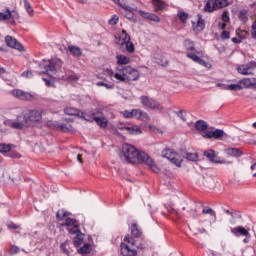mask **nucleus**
Listing matches in <instances>:
<instances>
[{"instance_id": "obj_1", "label": "nucleus", "mask_w": 256, "mask_h": 256, "mask_svg": "<svg viewBox=\"0 0 256 256\" xmlns=\"http://www.w3.org/2000/svg\"><path fill=\"white\" fill-rule=\"evenodd\" d=\"M122 155L124 157V161L130 165L144 163V165H147L148 169L153 171V173H159L161 171L159 166H157L155 161H153V158H151L147 153L137 150V148L131 144H123Z\"/></svg>"}, {"instance_id": "obj_2", "label": "nucleus", "mask_w": 256, "mask_h": 256, "mask_svg": "<svg viewBox=\"0 0 256 256\" xmlns=\"http://www.w3.org/2000/svg\"><path fill=\"white\" fill-rule=\"evenodd\" d=\"M131 235L132 237L129 235H126L124 237L125 243L122 242L120 244L121 254L123 256H137V253H139V251H143V249H145V243L141 242L139 244V242L135 240V239H141L143 235V231L139 229V225H137V223H132Z\"/></svg>"}, {"instance_id": "obj_3", "label": "nucleus", "mask_w": 256, "mask_h": 256, "mask_svg": "<svg viewBox=\"0 0 256 256\" xmlns=\"http://www.w3.org/2000/svg\"><path fill=\"white\" fill-rule=\"evenodd\" d=\"M43 114L41 110H28L25 114H20L15 120L8 119L4 123L6 127L21 131L24 127H33L35 123H41Z\"/></svg>"}, {"instance_id": "obj_4", "label": "nucleus", "mask_w": 256, "mask_h": 256, "mask_svg": "<svg viewBox=\"0 0 256 256\" xmlns=\"http://www.w3.org/2000/svg\"><path fill=\"white\" fill-rule=\"evenodd\" d=\"M139 77V71L131 66H120L114 74L115 80L119 83H131V81H137Z\"/></svg>"}, {"instance_id": "obj_5", "label": "nucleus", "mask_w": 256, "mask_h": 256, "mask_svg": "<svg viewBox=\"0 0 256 256\" xmlns=\"http://www.w3.org/2000/svg\"><path fill=\"white\" fill-rule=\"evenodd\" d=\"M62 227H67L68 233L70 235H76L74 237L73 243L75 247H80L83 244V237L85 234L81 232V226L79 225V221L73 218H66L65 222L61 224Z\"/></svg>"}, {"instance_id": "obj_6", "label": "nucleus", "mask_w": 256, "mask_h": 256, "mask_svg": "<svg viewBox=\"0 0 256 256\" xmlns=\"http://www.w3.org/2000/svg\"><path fill=\"white\" fill-rule=\"evenodd\" d=\"M183 47L186 49V57L188 59H191L194 61V63H198V65H202V67H207L208 63L201 57L197 56L199 51H197V48H195V42L193 40H184Z\"/></svg>"}, {"instance_id": "obj_7", "label": "nucleus", "mask_w": 256, "mask_h": 256, "mask_svg": "<svg viewBox=\"0 0 256 256\" xmlns=\"http://www.w3.org/2000/svg\"><path fill=\"white\" fill-rule=\"evenodd\" d=\"M65 122L60 123L58 121H48L47 125L51 129H55L56 131H62L63 133H69L71 129H73V126L69 123H71V119H64Z\"/></svg>"}, {"instance_id": "obj_8", "label": "nucleus", "mask_w": 256, "mask_h": 256, "mask_svg": "<svg viewBox=\"0 0 256 256\" xmlns=\"http://www.w3.org/2000/svg\"><path fill=\"white\" fill-rule=\"evenodd\" d=\"M140 101L144 107L148 109H153L156 111H163L162 105L155 99L149 98L148 96H141Z\"/></svg>"}, {"instance_id": "obj_9", "label": "nucleus", "mask_w": 256, "mask_h": 256, "mask_svg": "<svg viewBox=\"0 0 256 256\" xmlns=\"http://www.w3.org/2000/svg\"><path fill=\"white\" fill-rule=\"evenodd\" d=\"M11 93L13 97H16V99H19L20 101H33L34 99L33 94L21 89H14Z\"/></svg>"}, {"instance_id": "obj_10", "label": "nucleus", "mask_w": 256, "mask_h": 256, "mask_svg": "<svg viewBox=\"0 0 256 256\" xmlns=\"http://www.w3.org/2000/svg\"><path fill=\"white\" fill-rule=\"evenodd\" d=\"M204 157H207V159L211 163H216V164H221V165H224L225 163H227V161L221 160L219 158V156L215 155V150H213V149L204 151Z\"/></svg>"}, {"instance_id": "obj_11", "label": "nucleus", "mask_w": 256, "mask_h": 256, "mask_svg": "<svg viewBox=\"0 0 256 256\" xmlns=\"http://www.w3.org/2000/svg\"><path fill=\"white\" fill-rule=\"evenodd\" d=\"M5 43L7 47H11V49H17L18 51H23L24 49L21 42L9 35L5 37Z\"/></svg>"}, {"instance_id": "obj_12", "label": "nucleus", "mask_w": 256, "mask_h": 256, "mask_svg": "<svg viewBox=\"0 0 256 256\" xmlns=\"http://www.w3.org/2000/svg\"><path fill=\"white\" fill-rule=\"evenodd\" d=\"M230 231L235 237H251V234L247 230V228L243 226H238L235 228H230Z\"/></svg>"}, {"instance_id": "obj_13", "label": "nucleus", "mask_w": 256, "mask_h": 256, "mask_svg": "<svg viewBox=\"0 0 256 256\" xmlns=\"http://www.w3.org/2000/svg\"><path fill=\"white\" fill-rule=\"evenodd\" d=\"M138 13L141 17H143V19H148V21H154V23L161 22V18L157 14L145 12L143 10H139Z\"/></svg>"}, {"instance_id": "obj_14", "label": "nucleus", "mask_w": 256, "mask_h": 256, "mask_svg": "<svg viewBox=\"0 0 256 256\" xmlns=\"http://www.w3.org/2000/svg\"><path fill=\"white\" fill-rule=\"evenodd\" d=\"M112 3H115V5H119L121 7V13L123 12H130V11H137V7H131L127 5V2L124 0H111Z\"/></svg>"}, {"instance_id": "obj_15", "label": "nucleus", "mask_w": 256, "mask_h": 256, "mask_svg": "<svg viewBox=\"0 0 256 256\" xmlns=\"http://www.w3.org/2000/svg\"><path fill=\"white\" fill-rule=\"evenodd\" d=\"M128 41H131V36L125 30H122L118 37H116L117 45H125Z\"/></svg>"}, {"instance_id": "obj_16", "label": "nucleus", "mask_w": 256, "mask_h": 256, "mask_svg": "<svg viewBox=\"0 0 256 256\" xmlns=\"http://www.w3.org/2000/svg\"><path fill=\"white\" fill-rule=\"evenodd\" d=\"M95 115H102L101 111L95 110L92 113H85L80 111V119H84V121H89L90 123H93V118Z\"/></svg>"}, {"instance_id": "obj_17", "label": "nucleus", "mask_w": 256, "mask_h": 256, "mask_svg": "<svg viewBox=\"0 0 256 256\" xmlns=\"http://www.w3.org/2000/svg\"><path fill=\"white\" fill-rule=\"evenodd\" d=\"M240 85H243L244 89H253L256 87V78H244L239 80Z\"/></svg>"}, {"instance_id": "obj_18", "label": "nucleus", "mask_w": 256, "mask_h": 256, "mask_svg": "<svg viewBox=\"0 0 256 256\" xmlns=\"http://www.w3.org/2000/svg\"><path fill=\"white\" fill-rule=\"evenodd\" d=\"M93 121H95L97 125H99V127H102V129L107 128V125H109V122L107 121V119H105V117H103V114L95 115Z\"/></svg>"}, {"instance_id": "obj_19", "label": "nucleus", "mask_w": 256, "mask_h": 256, "mask_svg": "<svg viewBox=\"0 0 256 256\" xmlns=\"http://www.w3.org/2000/svg\"><path fill=\"white\" fill-rule=\"evenodd\" d=\"M218 87H222V89H225L226 91H241L243 89V86H241V83L239 84H218Z\"/></svg>"}, {"instance_id": "obj_20", "label": "nucleus", "mask_w": 256, "mask_h": 256, "mask_svg": "<svg viewBox=\"0 0 256 256\" xmlns=\"http://www.w3.org/2000/svg\"><path fill=\"white\" fill-rule=\"evenodd\" d=\"M224 153L229 155V157H241L243 155V152L239 148H226Z\"/></svg>"}, {"instance_id": "obj_21", "label": "nucleus", "mask_w": 256, "mask_h": 256, "mask_svg": "<svg viewBox=\"0 0 256 256\" xmlns=\"http://www.w3.org/2000/svg\"><path fill=\"white\" fill-rule=\"evenodd\" d=\"M132 114L135 119H140L141 121H145L148 117L147 112H143V110L140 109H133Z\"/></svg>"}, {"instance_id": "obj_22", "label": "nucleus", "mask_w": 256, "mask_h": 256, "mask_svg": "<svg viewBox=\"0 0 256 256\" xmlns=\"http://www.w3.org/2000/svg\"><path fill=\"white\" fill-rule=\"evenodd\" d=\"M126 131H128V135H141V133H143L141 128L137 125H128Z\"/></svg>"}, {"instance_id": "obj_23", "label": "nucleus", "mask_w": 256, "mask_h": 256, "mask_svg": "<svg viewBox=\"0 0 256 256\" xmlns=\"http://www.w3.org/2000/svg\"><path fill=\"white\" fill-rule=\"evenodd\" d=\"M68 51L71 53V55H73V57H81V55H83V52L79 46H68Z\"/></svg>"}, {"instance_id": "obj_24", "label": "nucleus", "mask_w": 256, "mask_h": 256, "mask_svg": "<svg viewBox=\"0 0 256 256\" xmlns=\"http://www.w3.org/2000/svg\"><path fill=\"white\" fill-rule=\"evenodd\" d=\"M238 19L242 21V23H247L249 21V10L242 9L238 12Z\"/></svg>"}, {"instance_id": "obj_25", "label": "nucleus", "mask_w": 256, "mask_h": 256, "mask_svg": "<svg viewBox=\"0 0 256 256\" xmlns=\"http://www.w3.org/2000/svg\"><path fill=\"white\" fill-rule=\"evenodd\" d=\"M46 71L42 73H46V75H55L57 73V68H55V61H50L48 65L45 66Z\"/></svg>"}, {"instance_id": "obj_26", "label": "nucleus", "mask_w": 256, "mask_h": 256, "mask_svg": "<svg viewBox=\"0 0 256 256\" xmlns=\"http://www.w3.org/2000/svg\"><path fill=\"white\" fill-rule=\"evenodd\" d=\"M217 9V6H215L214 0H208L204 6V11L206 13H213Z\"/></svg>"}, {"instance_id": "obj_27", "label": "nucleus", "mask_w": 256, "mask_h": 256, "mask_svg": "<svg viewBox=\"0 0 256 256\" xmlns=\"http://www.w3.org/2000/svg\"><path fill=\"white\" fill-rule=\"evenodd\" d=\"M152 3L155 7V11L156 13L158 11H163L165 10V8L167 7V5L165 4V2H163L162 0H152Z\"/></svg>"}, {"instance_id": "obj_28", "label": "nucleus", "mask_w": 256, "mask_h": 256, "mask_svg": "<svg viewBox=\"0 0 256 256\" xmlns=\"http://www.w3.org/2000/svg\"><path fill=\"white\" fill-rule=\"evenodd\" d=\"M64 113H65V115L79 117L81 115V110H79L77 108H71L70 107V108H65Z\"/></svg>"}, {"instance_id": "obj_29", "label": "nucleus", "mask_w": 256, "mask_h": 256, "mask_svg": "<svg viewBox=\"0 0 256 256\" xmlns=\"http://www.w3.org/2000/svg\"><path fill=\"white\" fill-rule=\"evenodd\" d=\"M71 215V212H67L64 209H60L56 213V219L57 221H65V217H69Z\"/></svg>"}, {"instance_id": "obj_30", "label": "nucleus", "mask_w": 256, "mask_h": 256, "mask_svg": "<svg viewBox=\"0 0 256 256\" xmlns=\"http://www.w3.org/2000/svg\"><path fill=\"white\" fill-rule=\"evenodd\" d=\"M195 127L197 131H207V129L209 128V124H207L205 120H198L195 123Z\"/></svg>"}, {"instance_id": "obj_31", "label": "nucleus", "mask_w": 256, "mask_h": 256, "mask_svg": "<svg viewBox=\"0 0 256 256\" xmlns=\"http://www.w3.org/2000/svg\"><path fill=\"white\" fill-rule=\"evenodd\" d=\"M117 63L118 65H129V63H131V58L120 54L117 56Z\"/></svg>"}, {"instance_id": "obj_32", "label": "nucleus", "mask_w": 256, "mask_h": 256, "mask_svg": "<svg viewBox=\"0 0 256 256\" xmlns=\"http://www.w3.org/2000/svg\"><path fill=\"white\" fill-rule=\"evenodd\" d=\"M238 73L241 75H253V72H251V67L249 65H242L238 67Z\"/></svg>"}, {"instance_id": "obj_33", "label": "nucleus", "mask_w": 256, "mask_h": 256, "mask_svg": "<svg viewBox=\"0 0 256 256\" xmlns=\"http://www.w3.org/2000/svg\"><path fill=\"white\" fill-rule=\"evenodd\" d=\"M171 163L176 165V167H181V163H183V158L176 152L171 158Z\"/></svg>"}, {"instance_id": "obj_34", "label": "nucleus", "mask_w": 256, "mask_h": 256, "mask_svg": "<svg viewBox=\"0 0 256 256\" xmlns=\"http://www.w3.org/2000/svg\"><path fill=\"white\" fill-rule=\"evenodd\" d=\"M92 250L93 246H91V244H85L78 250V252L80 253V255H89V253H91Z\"/></svg>"}, {"instance_id": "obj_35", "label": "nucleus", "mask_w": 256, "mask_h": 256, "mask_svg": "<svg viewBox=\"0 0 256 256\" xmlns=\"http://www.w3.org/2000/svg\"><path fill=\"white\" fill-rule=\"evenodd\" d=\"M205 29V20L201 14H198V21L196 24V31H203Z\"/></svg>"}, {"instance_id": "obj_36", "label": "nucleus", "mask_w": 256, "mask_h": 256, "mask_svg": "<svg viewBox=\"0 0 256 256\" xmlns=\"http://www.w3.org/2000/svg\"><path fill=\"white\" fill-rule=\"evenodd\" d=\"M202 215H211V217H214V219H217V214L209 206H203Z\"/></svg>"}, {"instance_id": "obj_37", "label": "nucleus", "mask_w": 256, "mask_h": 256, "mask_svg": "<svg viewBox=\"0 0 256 256\" xmlns=\"http://www.w3.org/2000/svg\"><path fill=\"white\" fill-rule=\"evenodd\" d=\"M175 154H176L175 150H171V149H164L162 151V157H165V159H168V161H171V159Z\"/></svg>"}, {"instance_id": "obj_38", "label": "nucleus", "mask_w": 256, "mask_h": 256, "mask_svg": "<svg viewBox=\"0 0 256 256\" xmlns=\"http://www.w3.org/2000/svg\"><path fill=\"white\" fill-rule=\"evenodd\" d=\"M214 5L216 6V9H223V8L229 6V1L228 0H214Z\"/></svg>"}, {"instance_id": "obj_39", "label": "nucleus", "mask_w": 256, "mask_h": 256, "mask_svg": "<svg viewBox=\"0 0 256 256\" xmlns=\"http://www.w3.org/2000/svg\"><path fill=\"white\" fill-rule=\"evenodd\" d=\"M177 17L180 19L181 23H187V19H189V13L179 11Z\"/></svg>"}, {"instance_id": "obj_40", "label": "nucleus", "mask_w": 256, "mask_h": 256, "mask_svg": "<svg viewBox=\"0 0 256 256\" xmlns=\"http://www.w3.org/2000/svg\"><path fill=\"white\" fill-rule=\"evenodd\" d=\"M184 159H187V161H197V159H199V155L197 153L186 152Z\"/></svg>"}, {"instance_id": "obj_41", "label": "nucleus", "mask_w": 256, "mask_h": 256, "mask_svg": "<svg viewBox=\"0 0 256 256\" xmlns=\"http://www.w3.org/2000/svg\"><path fill=\"white\" fill-rule=\"evenodd\" d=\"M156 63L158 65H161L162 67H168L169 66V60L165 56H161L160 58H157Z\"/></svg>"}, {"instance_id": "obj_42", "label": "nucleus", "mask_w": 256, "mask_h": 256, "mask_svg": "<svg viewBox=\"0 0 256 256\" xmlns=\"http://www.w3.org/2000/svg\"><path fill=\"white\" fill-rule=\"evenodd\" d=\"M24 1V7L27 11V13L30 15V17H33L35 11L33 10V7H31V4L29 3L28 0H23Z\"/></svg>"}, {"instance_id": "obj_43", "label": "nucleus", "mask_w": 256, "mask_h": 256, "mask_svg": "<svg viewBox=\"0 0 256 256\" xmlns=\"http://www.w3.org/2000/svg\"><path fill=\"white\" fill-rule=\"evenodd\" d=\"M10 151H11V144L0 143V153L5 155V153H9Z\"/></svg>"}, {"instance_id": "obj_44", "label": "nucleus", "mask_w": 256, "mask_h": 256, "mask_svg": "<svg viewBox=\"0 0 256 256\" xmlns=\"http://www.w3.org/2000/svg\"><path fill=\"white\" fill-rule=\"evenodd\" d=\"M124 45H125L126 51L128 53H135V44H133V42H131V40L126 42Z\"/></svg>"}, {"instance_id": "obj_45", "label": "nucleus", "mask_w": 256, "mask_h": 256, "mask_svg": "<svg viewBox=\"0 0 256 256\" xmlns=\"http://www.w3.org/2000/svg\"><path fill=\"white\" fill-rule=\"evenodd\" d=\"M122 15L128 19L129 21H134L135 22V11H130V12H122Z\"/></svg>"}, {"instance_id": "obj_46", "label": "nucleus", "mask_w": 256, "mask_h": 256, "mask_svg": "<svg viewBox=\"0 0 256 256\" xmlns=\"http://www.w3.org/2000/svg\"><path fill=\"white\" fill-rule=\"evenodd\" d=\"M67 247H69V241H65L60 245V249L64 255H69V249Z\"/></svg>"}, {"instance_id": "obj_47", "label": "nucleus", "mask_w": 256, "mask_h": 256, "mask_svg": "<svg viewBox=\"0 0 256 256\" xmlns=\"http://www.w3.org/2000/svg\"><path fill=\"white\" fill-rule=\"evenodd\" d=\"M177 117H179V119H181L182 121H187V111L185 110H180L178 112H175Z\"/></svg>"}, {"instance_id": "obj_48", "label": "nucleus", "mask_w": 256, "mask_h": 256, "mask_svg": "<svg viewBox=\"0 0 256 256\" xmlns=\"http://www.w3.org/2000/svg\"><path fill=\"white\" fill-rule=\"evenodd\" d=\"M214 134V139H221L222 137H225V131H223L222 129L214 130Z\"/></svg>"}, {"instance_id": "obj_49", "label": "nucleus", "mask_w": 256, "mask_h": 256, "mask_svg": "<svg viewBox=\"0 0 256 256\" xmlns=\"http://www.w3.org/2000/svg\"><path fill=\"white\" fill-rule=\"evenodd\" d=\"M8 19H11L10 10H7V13L0 12V20L1 21H7Z\"/></svg>"}, {"instance_id": "obj_50", "label": "nucleus", "mask_w": 256, "mask_h": 256, "mask_svg": "<svg viewBox=\"0 0 256 256\" xmlns=\"http://www.w3.org/2000/svg\"><path fill=\"white\" fill-rule=\"evenodd\" d=\"M202 137H204V139H215V130L204 133Z\"/></svg>"}, {"instance_id": "obj_51", "label": "nucleus", "mask_w": 256, "mask_h": 256, "mask_svg": "<svg viewBox=\"0 0 256 256\" xmlns=\"http://www.w3.org/2000/svg\"><path fill=\"white\" fill-rule=\"evenodd\" d=\"M230 216L232 217V219H241V212L237 211V210H231Z\"/></svg>"}, {"instance_id": "obj_52", "label": "nucleus", "mask_w": 256, "mask_h": 256, "mask_svg": "<svg viewBox=\"0 0 256 256\" xmlns=\"http://www.w3.org/2000/svg\"><path fill=\"white\" fill-rule=\"evenodd\" d=\"M108 23L109 25H117L119 23V16L113 15Z\"/></svg>"}, {"instance_id": "obj_53", "label": "nucleus", "mask_w": 256, "mask_h": 256, "mask_svg": "<svg viewBox=\"0 0 256 256\" xmlns=\"http://www.w3.org/2000/svg\"><path fill=\"white\" fill-rule=\"evenodd\" d=\"M222 21H224V23H229L230 18H229V11L224 10L222 13Z\"/></svg>"}, {"instance_id": "obj_54", "label": "nucleus", "mask_w": 256, "mask_h": 256, "mask_svg": "<svg viewBox=\"0 0 256 256\" xmlns=\"http://www.w3.org/2000/svg\"><path fill=\"white\" fill-rule=\"evenodd\" d=\"M96 85L98 87H105L106 89H113V84H107V83L102 82V81L97 82Z\"/></svg>"}, {"instance_id": "obj_55", "label": "nucleus", "mask_w": 256, "mask_h": 256, "mask_svg": "<svg viewBox=\"0 0 256 256\" xmlns=\"http://www.w3.org/2000/svg\"><path fill=\"white\" fill-rule=\"evenodd\" d=\"M8 156L11 157V159H20L21 158V154H19V152H17V151H10Z\"/></svg>"}, {"instance_id": "obj_56", "label": "nucleus", "mask_w": 256, "mask_h": 256, "mask_svg": "<svg viewBox=\"0 0 256 256\" xmlns=\"http://www.w3.org/2000/svg\"><path fill=\"white\" fill-rule=\"evenodd\" d=\"M222 40L229 39L231 37V33L227 30H224L220 35Z\"/></svg>"}, {"instance_id": "obj_57", "label": "nucleus", "mask_w": 256, "mask_h": 256, "mask_svg": "<svg viewBox=\"0 0 256 256\" xmlns=\"http://www.w3.org/2000/svg\"><path fill=\"white\" fill-rule=\"evenodd\" d=\"M123 115L126 119H131V118H133V110H131V111L126 110L123 112Z\"/></svg>"}, {"instance_id": "obj_58", "label": "nucleus", "mask_w": 256, "mask_h": 256, "mask_svg": "<svg viewBox=\"0 0 256 256\" xmlns=\"http://www.w3.org/2000/svg\"><path fill=\"white\" fill-rule=\"evenodd\" d=\"M251 37L256 41V24H252L251 26Z\"/></svg>"}, {"instance_id": "obj_59", "label": "nucleus", "mask_w": 256, "mask_h": 256, "mask_svg": "<svg viewBox=\"0 0 256 256\" xmlns=\"http://www.w3.org/2000/svg\"><path fill=\"white\" fill-rule=\"evenodd\" d=\"M68 80L69 81H79V77L77 74L72 73V74L68 75Z\"/></svg>"}, {"instance_id": "obj_60", "label": "nucleus", "mask_w": 256, "mask_h": 256, "mask_svg": "<svg viewBox=\"0 0 256 256\" xmlns=\"http://www.w3.org/2000/svg\"><path fill=\"white\" fill-rule=\"evenodd\" d=\"M22 77H26L27 79L33 77V72L31 70H27L22 73Z\"/></svg>"}, {"instance_id": "obj_61", "label": "nucleus", "mask_w": 256, "mask_h": 256, "mask_svg": "<svg viewBox=\"0 0 256 256\" xmlns=\"http://www.w3.org/2000/svg\"><path fill=\"white\" fill-rule=\"evenodd\" d=\"M19 252V247L17 246H12L10 248V255H17V253Z\"/></svg>"}, {"instance_id": "obj_62", "label": "nucleus", "mask_w": 256, "mask_h": 256, "mask_svg": "<svg viewBox=\"0 0 256 256\" xmlns=\"http://www.w3.org/2000/svg\"><path fill=\"white\" fill-rule=\"evenodd\" d=\"M45 82L46 87H51L53 85V82L49 78H42Z\"/></svg>"}, {"instance_id": "obj_63", "label": "nucleus", "mask_w": 256, "mask_h": 256, "mask_svg": "<svg viewBox=\"0 0 256 256\" xmlns=\"http://www.w3.org/2000/svg\"><path fill=\"white\" fill-rule=\"evenodd\" d=\"M241 41H243V37H240V38L233 37L232 38V43H235L236 45L241 43Z\"/></svg>"}, {"instance_id": "obj_64", "label": "nucleus", "mask_w": 256, "mask_h": 256, "mask_svg": "<svg viewBox=\"0 0 256 256\" xmlns=\"http://www.w3.org/2000/svg\"><path fill=\"white\" fill-rule=\"evenodd\" d=\"M10 19H19V13H17L16 11L11 12Z\"/></svg>"}]
</instances>
